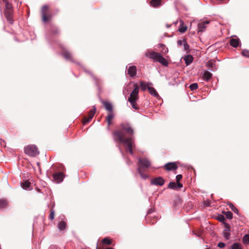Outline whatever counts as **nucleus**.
Returning <instances> with one entry per match:
<instances>
[{"instance_id": "obj_1", "label": "nucleus", "mask_w": 249, "mask_h": 249, "mask_svg": "<svg viewBox=\"0 0 249 249\" xmlns=\"http://www.w3.org/2000/svg\"><path fill=\"white\" fill-rule=\"evenodd\" d=\"M133 133V128L128 123L121 124L120 128L113 132L114 140L123 143L131 154H133V148L135 146L134 141L130 137Z\"/></svg>"}, {"instance_id": "obj_2", "label": "nucleus", "mask_w": 249, "mask_h": 249, "mask_svg": "<svg viewBox=\"0 0 249 249\" xmlns=\"http://www.w3.org/2000/svg\"><path fill=\"white\" fill-rule=\"evenodd\" d=\"M138 165L139 174L142 179H146L148 178V175L144 173V171L145 169L151 166L150 161L146 158H140L139 160Z\"/></svg>"}, {"instance_id": "obj_3", "label": "nucleus", "mask_w": 249, "mask_h": 249, "mask_svg": "<svg viewBox=\"0 0 249 249\" xmlns=\"http://www.w3.org/2000/svg\"><path fill=\"white\" fill-rule=\"evenodd\" d=\"M134 89L130 94L128 101L131 104L132 107L135 109H138L139 107L136 101L139 99V87L138 84H134Z\"/></svg>"}, {"instance_id": "obj_4", "label": "nucleus", "mask_w": 249, "mask_h": 249, "mask_svg": "<svg viewBox=\"0 0 249 249\" xmlns=\"http://www.w3.org/2000/svg\"><path fill=\"white\" fill-rule=\"evenodd\" d=\"M145 55L160 62L164 66L168 65L167 60L160 53L155 52H147L145 53Z\"/></svg>"}, {"instance_id": "obj_5", "label": "nucleus", "mask_w": 249, "mask_h": 249, "mask_svg": "<svg viewBox=\"0 0 249 249\" xmlns=\"http://www.w3.org/2000/svg\"><path fill=\"white\" fill-rule=\"evenodd\" d=\"M4 15L7 21L9 23L12 24L14 21L13 19V9L12 4L11 3L6 2V3H5Z\"/></svg>"}, {"instance_id": "obj_6", "label": "nucleus", "mask_w": 249, "mask_h": 249, "mask_svg": "<svg viewBox=\"0 0 249 249\" xmlns=\"http://www.w3.org/2000/svg\"><path fill=\"white\" fill-rule=\"evenodd\" d=\"M41 14L42 16V21L44 23H46L50 21L52 18V15L50 12L49 7L47 5H43L42 7Z\"/></svg>"}, {"instance_id": "obj_7", "label": "nucleus", "mask_w": 249, "mask_h": 249, "mask_svg": "<svg viewBox=\"0 0 249 249\" xmlns=\"http://www.w3.org/2000/svg\"><path fill=\"white\" fill-rule=\"evenodd\" d=\"M24 152L26 154L31 157H36L39 154V151L35 145H29L25 147Z\"/></svg>"}, {"instance_id": "obj_8", "label": "nucleus", "mask_w": 249, "mask_h": 249, "mask_svg": "<svg viewBox=\"0 0 249 249\" xmlns=\"http://www.w3.org/2000/svg\"><path fill=\"white\" fill-rule=\"evenodd\" d=\"M95 112L96 108L95 107H93V108L89 111L88 116H85L84 117L83 120V124H86L92 119Z\"/></svg>"}, {"instance_id": "obj_9", "label": "nucleus", "mask_w": 249, "mask_h": 249, "mask_svg": "<svg viewBox=\"0 0 249 249\" xmlns=\"http://www.w3.org/2000/svg\"><path fill=\"white\" fill-rule=\"evenodd\" d=\"M164 183V179L161 177L154 178L151 180V184L156 186H162Z\"/></svg>"}, {"instance_id": "obj_10", "label": "nucleus", "mask_w": 249, "mask_h": 249, "mask_svg": "<svg viewBox=\"0 0 249 249\" xmlns=\"http://www.w3.org/2000/svg\"><path fill=\"white\" fill-rule=\"evenodd\" d=\"M210 23L209 21L200 22L197 24L198 33L202 32L206 28L207 25Z\"/></svg>"}, {"instance_id": "obj_11", "label": "nucleus", "mask_w": 249, "mask_h": 249, "mask_svg": "<svg viewBox=\"0 0 249 249\" xmlns=\"http://www.w3.org/2000/svg\"><path fill=\"white\" fill-rule=\"evenodd\" d=\"M164 168L167 171L175 170L178 168L176 162H168L165 164Z\"/></svg>"}, {"instance_id": "obj_12", "label": "nucleus", "mask_w": 249, "mask_h": 249, "mask_svg": "<svg viewBox=\"0 0 249 249\" xmlns=\"http://www.w3.org/2000/svg\"><path fill=\"white\" fill-rule=\"evenodd\" d=\"M225 229L223 231V235L226 239H229L230 236V225L226 223H224Z\"/></svg>"}, {"instance_id": "obj_13", "label": "nucleus", "mask_w": 249, "mask_h": 249, "mask_svg": "<svg viewBox=\"0 0 249 249\" xmlns=\"http://www.w3.org/2000/svg\"><path fill=\"white\" fill-rule=\"evenodd\" d=\"M137 73V68L135 66H129L127 69V74L131 77L135 76Z\"/></svg>"}, {"instance_id": "obj_14", "label": "nucleus", "mask_w": 249, "mask_h": 249, "mask_svg": "<svg viewBox=\"0 0 249 249\" xmlns=\"http://www.w3.org/2000/svg\"><path fill=\"white\" fill-rule=\"evenodd\" d=\"M53 179L57 182H61L64 178V175L61 172L55 173L53 175Z\"/></svg>"}, {"instance_id": "obj_15", "label": "nucleus", "mask_w": 249, "mask_h": 249, "mask_svg": "<svg viewBox=\"0 0 249 249\" xmlns=\"http://www.w3.org/2000/svg\"><path fill=\"white\" fill-rule=\"evenodd\" d=\"M168 188L172 189H177L178 188H182V184L179 182L176 183L175 182H171L168 186Z\"/></svg>"}, {"instance_id": "obj_16", "label": "nucleus", "mask_w": 249, "mask_h": 249, "mask_svg": "<svg viewBox=\"0 0 249 249\" xmlns=\"http://www.w3.org/2000/svg\"><path fill=\"white\" fill-rule=\"evenodd\" d=\"M63 56L66 59L69 60H72V56L71 53L66 50H63L62 51Z\"/></svg>"}, {"instance_id": "obj_17", "label": "nucleus", "mask_w": 249, "mask_h": 249, "mask_svg": "<svg viewBox=\"0 0 249 249\" xmlns=\"http://www.w3.org/2000/svg\"><path fill=\"white\" fill-rule=\"evenodd\" d=\"M102 103L103 104L106 109L109 111V112H112L113 107L112 104L107 101H103Z\"/></svg>"}, {"instance_id": "obj_18", "label": "nucleus", "mask_w": 249, "mask_h": 249, "mask_svg": "<svg viewBox=\"0 0 249 249\" xmlns=\"http://www.w3.org/2000/svg\"><path fill=\"white\" fill-rule=\"evenodd\" d=\"M239 43V38H232L230 40V45L234 48L237 47L238 46Z\"/></svg>"}, {"instance_id": "obj_19", "label": "nucleus", "mask_w": 249, "mask_h": 249, "mask_svg": "<svg viewBox=\"0 0 249 249\" xmlns=\"http://www.w3.org/2000/svg\"><path fill=\"white\" fill-rule=\"evenodd\" d=\"M147 89L151 95L156 97H158L159 96L158 92L153 87L148 86Z\"/></svg>"}, {"instance_id": "obj_20", "label": "nucleus", "mask_w": 249, "mask_h": 249, "mask_svg": "<svg viewBox=\"0 0 249 249\" xmlns=\"http://www.w3.org/2000/svg\"><path fill=\"white\" fill-rule=\"evenodd\" d=\"M114 118V114L112 112H108L107 116L106 117V121L109 126L111 124V121Z\"/></svg>"}, {"instance_id": "obj_21", "label": "nucleus", "mask_w": 249, "mask_h": 249, "mask_svg": "<svg viewBox=\"0 0 249 249\" xmlns=\"http://www.w3.org/2000/svg\"><path fill=\"white\" fill-rule=\"evenodd\" d=\"M212 77V74L208 71H205L203 74V78L205 81H208Z\"/></svg>"}, {"instance_id": "obj_22", "label": "nucleus", "mask_w": 249, "mask_h": 249, "mask_svg": "<svg viewBox=\"0 0 249 249\" xmlns=\"http://www.w3.org/2000/svg\"><path fill=\"white\" fill-rule=\"evenodd\" d=\"M186 65H190L193 60V57L191 55H187L184 58Z\"/></svg>"}, {"instance_id": "obj_23", "label": "nucleus", "mask_w": 249, "mask_h": 249, "mask_svg": "<svg viewBox=\"0 0 249 249\" xmlns=\"http://www.w3.org/2000/svg\"><path fill=\"white\" fill-rule=\"evenodd\" d=\"M215 61L213 60H210L207 62L206 66L207 67H209L212 71H213L215 69Z\"/></svg>"}, {"instance_id": "obj_24", "label": "nucleus", "mask_w": 249, "mask_h": 249, "mask_svg": "<svg viewBox=\"0 0 249 249\" xmlns=\"http://www.w3.org/2000/svg\"><path fill=\"white\" fill-rule=\"evenodd\" d=\"M180 25L178 28V31L180 33H183L185 32L187 29V27L183 25V22L182 20L180 21Z\"/></svg>"}, {"instance_id": "obj_25", "label": "nucleus", "mask_w": 249, "mask_h": 249, "mask_svg": "<svg viewBox=\"0 0 249 249\" xmlns=\"http://www.w3.org/2000/svg\"><path fill=\"white\" fill-rule=\"evenodd\" d=\"M150 4L153 7H158L160 5L161 0H152L150 1Z\"/></svg>"}, {"instance_id": "obj_26", "label": "nucleus", "mask_w": 249, "mask_h": 249, "mask_svg": "<svg viewBox=\"0 0 249 249\" xmlns=\"http://www.w3.org/2000/svg\"><path fill=\"white\" fill-rule=\"evenodd\" d=\"M66 223L64 221H61L58 224V228L60 231H63L65 229L66 227Z\"/></svg>"}, {"instance_id": "obj_27", "label": "nucleus", "mask_w": 249, "mask_h": 249, "mask_svg": "<svg viewBox=\"0 0 249 249\" xmlns=\"http://www.w3.org/2000/svg\"><path fill=\"white\" fill-rule=\"evenodd\" d=\"M30 185L31 183L27 180H26L21 183V185L24 189H27L29 188Z\"/></svg>"}, {"instance_id": "obj_28", "label": "nucleus", "mask_w": 249, "mask_h": 249, "mask_svg": "<svg viewBox=\"0 0 249 249\" xmlns=\"http://www.w3.org/2000/svg\"><path fill=\"white\" fill-rule=\"evenodd\" d=\"M140 87L142 90H145L146 89H147V86H150L149 85H152L151 83H147L146 84L144 82L142 81L140 82Z\"/></svg>"}, {"instance_id": "obj_29", "label": "nucleus", "mask_w": 249, "mask_h": 249, "mask_svg": "<svg viewBox=\"0 0 249 249\" xmlns=\"http://www.w3.org/2000/svg\"><path fill=\"white\" fill-rule=\"evenodd\" d=\"M8 203L5 199H0V208H2L6 206Z\"/></svg>"}, {"instance_id": "obj_30", "label": "nucleus", "mask_w": 249, "mask_h": 249, "mask_svg": "<svg viewBox=\"0 0 249 249\" xmlns=\"http://www.w3.org/2000/svg\"><path fill=\"white\" fill-rule=\"evenodd\" d=\"M243 242L245 244H249V234H246L243 236Z\"/></svg>"}, {"instance_id": "obj_31", "label": "nucleus", "mask_w": 249, "mask_h": 249, "mask_svg": "<svg viewBox=\"0 0 249 249\" xmlns=\"http://www.w3.org/2000/svg\"><path fill=\"white\" fill-rule=\"evenodd\" d=\"M232 249H242L241 245L239 243H235L231 246Z\"/></svg>"}, {"instance_id": "obj_32", "label": "nucleus", "mask_w": 249, "mask_h": 249, "mask_svg": "<svg viewBox=\"0 0 249 249\" xmlns=\"http://www.w3.org/2000/svg\"><path fill=\"white\" fill-rule=\"evenodd\" d=\"M103 243L109 245L111 244V240L107 237L104 238L102 240Z\"/></svg>"}, {"instance_id": "obj_33", "label": "nucleus", "mask_w": 249, "mask_h": 249, "mask_svg": "<svg viewBox=\"0 0 249 249\" xmlns=\"http://www.w3.org/2000/svg\"><path fill=\"white\" fill-rule=\"evenodd\" d=\"M160 47L162 48V50H161V52L162 53L165 54L168 53V48H166L164 45L161 44Z\"/></svg>"}, {"instance_id": "obj_34", "label": "nucleus", "mask_w": 249, "mask_h": 249, "mask_svg": "<svg viewBox=\"0 0 249 249\" xmlns=\"http://www.w3.org/2000/svg\"><path fill=\"white\" fill-rule=\"evenodd\" d=\"M227 218L231 219L232 218V213L230 211H228L224 213Z\"/></svg>"}, {"instance_id": "obj_35", "label": "nucleus", "mask_w": 249, "mask_h": 249, "mask_svg": "<svg viewBox=\"0 0 249 249\" xmlns=\"http://www.w3.org/2000/svg\"><path fill=\"white\" fill-rule=\"evenodd\" d=\"M229 206L231 210L234 212L235 213H238V209L231 203L229 204Z\"/></svg>"}, {"instance_id": "obj_36", "label": "nucleus", "mask_w": 249, "mask_h": 249, "mask_svg": "<svg viewBox=\"0 0 249 249\" xmlns=\"http://www.w3.org/2000/svg\"><path fill=\"white\" fill-rule=\"evenodd\" d=\"M189 87L191 90H194L198 88V85L197 83H193L191 84Z\"/></svg>"}, {"instance_id": "obj_37", "label": "nucleus", "mask_w": 249, "mask_h": 249, "mask_svg": "<svg viewBox=\"0 0 249 249\" xmlns=\"http://www.w3.org/2000/svg\"><path fill=\"white\" fill-rule=\"evenodd\" d=\"M54 218V211L53 210V208L50 210V213L49 215V218L50 220H53Z\"/></svg>"}, {"instance_id": "obj_38", "label": "nucleus", "mask_w": 249, "mask_h": 249, "mask_svg": "<svg viewBox=\"0 0 249 249\" xmlns=\"http://www.w3.org/2000/svg\"><path fill=\"white\" fill-rule=\"evenodd\" d=\"M217 219L219 221H220L221 222H223L224 224L225 223V222H224V221L225 220V217L224 215H223L222 214L219 215L217 216Z\"/></svg>"}, {"instance_id": "obj_39", "label": "nucleus", "mask_w": 249, "mask_h": 249, "mask_svg": "<svg viewBox=\"0 0 249 249\" xmlns=\"http://www.w3.org/2000/svg\"><path fill=\"white\" fill-rule=\"evenodd\" d=\"M183 41L184 42L183 45L184 50L185 51H188L190 48L189 44L187 43L186 40L185 39H184Z\"/></svg>"}, {"instance_id": "obj_40", "label": "nucleus", "mask_w": 249, "mask_h": 249, "mask_svg": "<svg viewBox=\"0 0 249 249\" xmlns=\"http://www.w3.org/2000/svg\"><path fill=\"white\" fill-rule=\"evenodd\" d=\"M242 54L243 56H244L245 57H249V50H244L242 52Z\"/></svg>"}, {"instance_id": "obj_41", "label": "nucleus", "mask_w": 249, "mask_h": 249, "mask_svg": "<svg viewBox=\"0 0 249 249\" xmlns=\"http://www.w3.org/2000/svg\"><path fill=\"white\" fill-rule=\"evenodd\" d=\"M182 176L181 175H178L176 176L177 182L178 183L182 179Z\"/></svg>"}, {"instance_id": "obj_42", "label": "nucleus", "mask_w": 249, "mask_h": 249, "mask_svg": "<svg viewBox=\"0 0 249 249\" xmlns=\"http://www.w3.org/2000/svg\"><path fill=\"white\" fill-rule=\"evenodd\" d=\"M217 246L220 248H223L225 246V244L224 243L220 242L218 244Z\"/></svg>"}, {"instance_id": "obj_43", "label": "nucleus", "mask_w": 249, "mask_h": 249, "mask_svg": "<svg viewBox=\"0 0 249 249\" xmlns=\"http://www.w3.org/2000/svg\"><path fill=\"white\" fill-rule=\"evenodd\" d=\"M177 42L179 46H181L182 44V41H181V40H178Z\"/></svg>"}, {"instance_id": "obj_44", "label": "nucleus", "mask_w": 249, "mask_h": 249, "mask_svg": "<svg viewBox=\"0 0 249 249\" xmlns=\"http://www.w3.org/2000/svg\"><path fill=\"white\" fill-rule=\"evenodd\" d=\"M2 1L5 2V3H6V2H9L8 0H2Z\"/></svg>"}, {"instance_id": "obj_45", "label": "nucleus", "mask_w": 249, "mask_h": 249, "mask_svg": "<svg viewBox=\"0 0 249 249\" xmlns=\"http://www.w3.org/2000/svg\"><path fill=\"white\" fill-rule=\"evenodd\" d=\"M208 249V248H207V249Z\"/></svg>"}]
</instances>
